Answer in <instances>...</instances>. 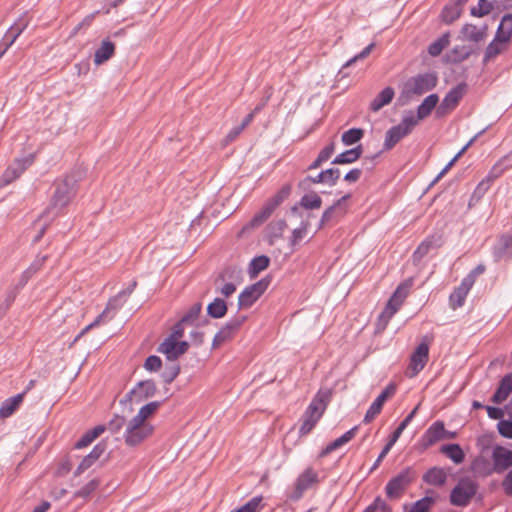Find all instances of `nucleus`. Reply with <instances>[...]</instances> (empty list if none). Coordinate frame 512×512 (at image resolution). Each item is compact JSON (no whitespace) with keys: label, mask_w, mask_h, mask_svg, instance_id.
I'll return each instance as SVG.
<instances>
[{"label":"nucleus","mask_w":512,"mask_h":512,"mask_svg":"<svg viewBox=\"0 0 512 512\" xmlns=\"http://www.w3.org/2000/svg\"><path fill=\"white\" fill-rule=\"evenodd\" d=\"M122 427H125L123 439L128 447L141 445L154 432V427L150 422H142L134 417L126 423L123 416L116 415L109 423V428L113 432H118Z\"/></svg>","instance_id":"f257e3e1"},{"label":"nucleus","mask_w":512,"mask_h":512,"mask_svg":"<svg viewBox=\"0 0 512 512\" xmlns=\"http://www.w3.org/2000/svg\"><path fill=\"white\" fill-rule=\"evenodd\" d=\"M75 184L76 180L71 176H67L55 182V191L52 196L51 204L40 216L39 221L41 219H45V221L52 220L60 214L62 209L69 204L75 195Z\"/></svg>","instance_id":"f03ea898"},{"label":"nucleus","mask_w":512,"mask_h":512,"mask_svg":"<svg viewBox=\"0 0 512 512\" xmlns=\"http://www.w3.org/2000/svg\"><path fill=\"white\" fill-rule=\"evenodd\" d=\"M478 491V484L470 477H462L450 493V502L454 506L465 507Z\"/></svg>","instance_id":"7ed1b4c3"},{"label":"nucleus","mask_w":512,"mask_h":512,"mask_svg":"<svg viewBox=\"0 0 512 512\" xmlns=\"http://www.w3.org/2000/svg\"><path fill=\"white\" fill-rule=\"evenodd\" d=\"M429 350L430 339L425 336L410 356V362L406 370L407 377L413 378L424 369L429 360Z\"/></svg>","instance_id":"20e7f679"},{"label":"nucleus","mask_w":512,"mask_h":512,"mask_svg":"<svg viewBox=\"0 0 512 512\" xmlns=\"http://www.w3.org/2000/svg\"><path fill=\"white\" fill-rule=\"evenodd\" d=\"M325 408L326 404L321 397L316 396L311 401L302 416V424L299 429L301 435L308 434L314 428L325 411Z\"/></svg>","instance_id":"39448f33"},{"label":"nucleus","mask_w":512,"mask_h":512,"mask_svg":"<svg viewBox=\"0 0 512 512\" xmlns=\"http://www.w3.org/2000/svg\"><path fill=\"white\" fill-rule=\"evenodd\" d=\"M437 85V76L433 73L419 74L411 77L404 86L407 94L423 95L431 91Z\"/></svg>","instance_id":"423d86ee"},{"label":"nucleus","mask_w":512,"mask_h":512,"mask_svg":"<svg viewBox=\"0 0 512 512\" xmlns=\"http://www.w3.org/2000/svg\"><path fill=\"white\" fill-rule=\"evenodd\" d=\"M319 481L318 472L312 468L307 467L295 480L294 488L289 495V498L293 501L299 500L303 494L310 488H312Z\"/></svg>","instance_id":"0eeeda50"},{"label":"nucleus","mask_w":512,"mask_h":512,"mask_svg":"<svg viewBox=\"0 0 512 512\" xmlns=\"http://www.w3.org/2000/svg\"><path fill=\"white\" fill-rule=\"evenodd\" d=\"M415 475L411 468L402 470L395 477L390 479L385 487L386 495L391 499L401 497L405 489L413 481Z\"/></svg>","instance_id":"6e6552de"},{"label":"nucleus","mask_w":512,"mask_h":512,"mask_svg":"<svg viewBox=\"0 0 512 512\" xmlns=\"http://www.w3.org/2000/svg\"><path fill=\"white\" fill-rule=\"evenodd\" d=\"M407 295L408 286H398V288L395 290V292L388 300L383 312L379 316V322L382 324L383 328L387 325V323L394 316V314L400 309Z\"/></svg>","instance_id":"1a4fd4ad"},{"label":"nucleus","mask_w":512,"mask_h":512,"mask_svg":"<svg viewBox=\"0 0 512 512\" xmlns=\"http://www.w3.org/2000/svg\"><path fill=\"white\" fill-rule=\"evenodd\" d=\"M125 293V291H121L115 297L111 298L107 303V306L104 309V311L101 314H99L91 324L86 326L78 337L84 335L93 327H96L101 323H106L107 321L111 320L114 317L116 311L123 305V302L125 301L123 294Z\"/></svg>","instance_id":"9d476101"},{"label":"nucleus","mask_w":512,"mask_h":512,"mask_svg":"<svg viewBox=\"0 0 512 512\" xmlns=\"http://www.w3.org/2000/svg\"><path fill=\"white\" fill-rule=\"evenodd\" d=\"M269 280L261 279L260 281L246 287L238 297L239 308H248L257 301L260 296L268 288Z\"/></svg>","instance_id":"9b49d317"},{"label":"nucleus","mask_w":512,"mask_h":512,"mask_svg":"<svg viewBox=\"0 0 512 512\" xmlns=\"http://www.w3.org/2000/svg\"><path fill=\"white\" fill-rule=\"evenodd\" d=\"M245 320L246 316L244 315H238L230 319L214 336L212 347L217 348L227 340L231 339Z\"/></svg>","instance_id":"f8f14e48"},{"label":"nucleus","mask_w":512,"mask_h":512,"mask_svg":"<svg viewBox=\"0 0 512 512\" xmlns=\"http://www.w3.org/2000/svg\"><path fill=\"white\" fill-rule=\"evenodd\" d=\"M466 90L465 84H459L452 88L444 97L441 104L437 108V115L444 116L454 110L463 98Z\"/></svg>","instance_id":"ddd939ff"},{"label":"nucleus","mask_w":512,"mask_h":512,"mask_svg":"<svg viewBox=\"0 0 512 512\" xmlns=\"http://www.w3.org/2000/svg\"><path fill=\"white\" fill-rule=\"evenodd\" d=\"M189 348V344L186 341L174 340L166 338L159 345L157 351L164 354L168 360H176L183 355Z\"/></svg>","instance_id":"4468645a"},{"label":"nucleus","mask_w":512,"mask_h":512,"mask_svg":"<svg viewBox=\"0 0 512 512\" xmlns=\"http://www.w3.org/2000/svg\"><path fill=\"white\" fill-rule=\"evenodd\" d=\"M157 388L153 380H143L129 392L128 396L131 401L140 403L156 394Z\"/></svg>","instance_id":"2eb2a0df"},{"label":"nucleus","mask_w":512,"mask_h":512,"mask_svg":"<svg viewBox=\"0 0 512 512\" xmlns=\"http://www.w3.org/2000/svg\"><path fill=\"white\" fill-rule=\"evenodd\" d=\"M395 391L396 387L390 384L377 396L364 416V423H370L381 412L385 401L394 395Z\"/></svg>","instance_id":"dca6fc26"},{"label":"nucleus","mask_w":512,"mask_h":512,"mask_svg":"<svg viewBox=\"0 0 512 512\" xmlns=\"http://www.w3.org/2000/svg\"><path fill=\"white\" fill-rule=\"evenodd\" d=\"M443 433L444 423L442 421H436L424 432L419 440V445L423 450H426L435 443L443 440Z\"/></svg>","instance_id":"f3484780"},{"label":"nucleus","mask_w":512,"mask_h":512,"mask_svg":"<svg viewBox=\"0 0 512 512\" xmlns=\"http://www.w3.org/2000/svg\"><path fill=\"white\" fill-rule=\"evenodd\" d=\"M28 21L24 16H21L15 21V23L8 29L4 36L3 48L0 51V58L5 54V52L14 44L16 39L22 34V32L27 28Z\"/></svg>","instance_id":"a211bd4d"},{"label":"nucleus","mask_w":512,"mask_h":512,"mask_svg":"<svg viewBox=\"0 0 512 512\" xmlns=\"http://www.w3.org/2000/svg\"><path fill=\"white\" fill-rule=\"evenodd\" d=\"M492 459L494 470L497 473H501L512 467V451L505 447H495L492 452Z\"/></svg>","instance_id":"6ab92c4d"},{"label":"nucleus","mask_w":512,"mask_h":512,"mask_svg":"<svg viewBox=\"0 0 512 512\" xmlns=\"http://www.w3.org/2000/svg\"><path fill=\"white\" fill-rule=\"evenodd\" d=\"M33 162V156L29 155L23 159L15 160L4 172L3 174V182L5 184H9L15 179H17L27 167H29Z\"/></svg>","instance_id":"aec40b11"},{"label":"nucleus","mask_w":512,"mask_h":512,"mask_svg":"<svg viewBox=\"0 0 512 512\" xmlns=\"http://www.w3.org/2000/svg\"><path fill=\"white\" fill-rule=\"evenodd\" d=\"M471 278H463L460 285L450 294L449 303L452 309H457L464 305L465 299L472 288Z\"/></svg>","instance_id":"412c9836"},{"label":"nucleus","mask_w":512,"mask_h":512,"mask_svg":"<svg viewBox=\"0 0 512 512\" xmlns=\"http://www.w3.org/2000/svg\"><path fill=\"white\" fill-rule=\"evenodd\" d=\"M350 197V194H346L338 199L333 205L328 207L321 217L320 226H324L330 222L336 213L344 215L346 213L345 203Z\"/></svg>","instance_id":"4be33fe9"},{"label":"nucleus","mask_w":512,"mask_h":512,"mask_svg":"<svg viewBox=\"0 0 512 512\" xmlns=\"http://www.w3.org/2000/svg\"><path fill=\"white\" fill-rule=\"evenodd\" d=\"M105 448L106 446L103 443H98L95 445L92 451L82 459L75 471V474L79 475L90 468L101 457L105 451Z\"/></svg>","instance_id":"5701e85b"},{"label":"nucleus","mask_w":512,"mask_h":512,"mask_svg":"<svg viewBox=\"0 0 512 512\" xmlns=\"http://www.w3.org/2000/svg\"><path fill=\"white\" fill-rule=\"evenodd\" d=\"M494 256L497 260L503 258L512 259V233L503 235L494 248Z\"/></svg>","instance_id":"b1692460"},{"label":"nucleus","mask_w":512,"mask_h":512,"mask_svg":"<svg viewBox=\"0 0 512 512\" xmlns=\"http://www.w3.org/2000/svg\"><path fill=\"white\" fill-rule=\"evenodd\" d=\"M512 392V375H505L492 397V401L496 404H501L504 402Z\"/></svg>","instance_id":"393cba45"},{"label":"nucleus","mask_w":512,"mask_h":512,"mask_svg":"<svg viewBox=\"0 0 512 512\" xmlns=\"http://www.w3.org/2000/svg\"><path fill=\"white\" fill-rule=\"evenodd\" d=\"M357 430H358V427L355 426V427L351 428L350 430H348L347 432H345L339 438H337L334 441H332L331 443H329L322 450L321 456H326V455L330 454L331 452L339 449L343 445L347 444L349 441H351L355 437Z\"/></svg>","instance_id":"a878e982"},{"label":"nucleus","mask_w":512,"mask_h":512,"mask_svg":"<svg viewBox=\"0 0 512 512\" xmlns=\"http://www.w3.org/2000/svg\"><path fill=\"white\" fill-rule=\"evenodd\" d=\"M423 481L433 486H443L447 481V472L440 467H433L423 475Z\"/></svg>","instance_id":"bb28decb"},{"label":"nucleus","mask_w":512,"mask_h":512,"mask_svg":"<svg viewBox=\"0 0 512 512\" xmlns=\"http://www.w3.org/2000/svg\"><path fill=\"white\" fill-rule=\"evenodd\" d=\"M339 177L340 170L338 168H329L327 170L320 172L317 176H309L307 177V179L312 183H324L333 186L336 184Z\"/></svg>","instance_id":"cd10ccee"},{"label":"nucleus","mask_w":512,"mask_h":512,"mask_svg":"<svg viewBox=\"0 0 512 512\" xmlns=\"http://www.w3.org/2000/svg\"><path fill=\"white\" fill-rule=\"evenodd\" d=\"M408 134L398 125L391 127L385 134L384 150H391L401 139Z\"/></svg>","instance_id":"c85d7f7f"},{"label":"nucleus","mask_w":512,"mask_h":512,"mask_svg":"<svg viewBox=\"0 0 512 512\" xmlns=\"http://www.w3.org/2000/svg\"><path fill=\"white\" fill-rule=\"evenodd\" d=\"M25 393L26 391L6 399L0 407V417L6 418L11 416L22 403Z\"/></svg>","instance_id":"c756f323"},{"label":"nucleus","mask_w":512,"mask_h":512,"mask_svg":"<svg viewBox=\"0 0 512 512\" xmlns=\"http://www.w3.org/2000/svg\"><path fill=\"white\" fill-rule=\"evenodd\" d=\"M114 52L115 45L109 40H104L94 54V63L97 65L104 63L113 56Z\"/></svg>","instance_id":"7c9ffc66"},{"label":"nucleus","mask_w":512,"mask_h":512,"mask_svg":"<svg viewBox=\"0 0 512 512\" xmlns=\"http://www.w3.org/2000/svg\"><path fill=\"white\" fill-rule=\"evenodd\" d=\"M394 90L391 87L384 88L371 102L370 108L372 111L377 112L385 105L389 104L394 97Z\"/></svg>","instance_id":"2f4dec72"},{"label":"nucleus","mask_w":512,"mask_h":512,"mask_svg":"<svg viewBox=\"0 0 512 512\" xmlns=\"http://www.w3.org/2000/svg\"><path fill=\"white\" fill-rule=\"evenodd\" d=\"M440 452L449 458L453 463L460 464L464 461L465 454L458 444H446L441 446Z\"/></svg>","instance_id":"473e14b6"},{"label":"nucleus","mask_w":512,"mask_h":512,"mask_svg":"<svg viewBox=\"0 0 512 512\" xmlns=\"http://www.w3.org/2000/svg\"><path fill=\"white\" fill-rule=\"evenodd\" d=\"M275 209H276V206H274V204L270 200H268L264 204L262 209L253 216V218L249 222V226L251 228L260 226L271 216V214L273 213V211Z\"/></svg>","instance_id":"72a5a7b5"},{"label":"nucleus","mask_w":512,"mask_h":512,"mask_svg":"<svg viewBox=\"0 0 512 512\" xmlns=\"http://www.w3.org/2000/svg\"><path fill=\"white\" fill-rule=\"evenodd\" d=\"M512 35V14L505 15L496 32V40L508 42Z\"/></svg>","instance_id":"f704fd0d"},{"label":"nucleus","mask_w":512,"mask_h":512,"mask_svg":"<svg viewBox=\"0 0 512 512\" xmlns=\"http://www.w3.org/2000/svg\"><path fill=\"white\" fill-rule=\"evenodd\" d=\"M363 152L362 146L346 150L335 157L333 164H350L358 160Z\"/></svg>","instance_id":"c9c22d12"},{"label":"nucleus","mask_w":512,"mask_h":512,"mask_svg":"<svg viewBox=\"0 0 512 512\" xmlns=\"http://www.w3.org/2000/svg\"><path fill=\"white\" fill-rule=\"evenodd\" d=\"M438 102L439 97L437 94L428 95L417 108L418 118L423 120L428 117Z\"/></svg>","instance_id":"e433bc0d"},{"label":"nucleus","mask_w":512,"mask_h":512,"mask_svg":"<svg viewBox=\"0 0 512 512\" xmlns=\"http://www.w3.org/2000/svg\"><path fill=\"white\" fill-rule=\"evenodd\" d=\"M286 228V222L284 220H277L271 222L266 228V237L270 244H274L279 238H281Z\"/></svg>","instance_id":"4c0bfd02"},{"label":"nucleus","mask_w":512,"mask_h":512,"mask_svg":"<svg viewBox=\"0 0 512 512\" xmlns=\"http://www.w3.org/2000/svg\"><path fill=\"white\" fill-rule=\"evenodd\" d=\"M462 4L460 1L446 5L442 11V19L445 23L450 24L458 19L462 12Z\"/></svg>","instance_id":"58836bf2"},{"label":"nucleus","mask_w":512,"mask_h":512,"mask_svg":"<svg viewBox=\"0 0 512 512\" xmlns=\"http://www.w3.org/2000/svg\"><path fill=\"white\" fill-rule=\"evenodd\" d=\"M227 304L221 298H215L207 307V313L210 317L219 319L225 316Z\"/></svg>","instance_id":"ea45409f"},{"label":"nucleus","mask_w":512,"mask_h":512,"mask_svg":"<svg viewBox=\"0 0 512 512\" xmlns=\"http://www.w3.org/2000/svg\"><path fill=\"white\" fill-rule=\"evenodd\" d=\"M461 33L466 40L473 42H479L485 37L484 30L472 24L464 25Z\"/></svg>","instance_id":"a19ab883"},{"label":"nucleus","mask_w":512,"mask_h":512,"mask_svg":"<svg viewBox=\"0 0 512 512\" xmlns=\"http://www.w3.org/2000/svg\"><path fill=\"white\" fill-rule=\"evenodd\" d=\"M269 258L265 255H261L252 259L249 264V275L250 277H256L261 271L265 270L269 265Z\"/></svg>","instance_id":"79ce46f5"},{"label":"nucleus","mask_w":512,"mask_h":512,"mask_svg":"<svg viewBox=\"0 0 512 512\" xmlns=\"http://www.w3.org/2000/svg\"><path fill=\"white\" fill-rule=\"evenodd\" d=\"M471 470L481 476H488L495 471L494 467L492 468L489 461L484 457L476 458L471 464Z\"/></svg>","instance_id":"37998d69"},{"label":"nucleus","mask_w":512,"mask_h":512,"mask_svg":"<svg viewBox=\"0 0 512 512\" xmlns=\"http://www.w3.org/2000/svg\"><path fill=\"white\" fill-rule=\"evenodd\" d=\"M435 247L436 245H434V240L432 238H427L422 241L413 253V262L415 264H419L421 260L430 252V250Z\"/></svg>","instance_id":"c03bdc74"},{"label":"nucleus","mask_w":512,"mask_h":512,"mask_svg":"<svg viewBox=\"0 0 512 512\" xmlns=\"http://www.w3.org/2000/svg\"><path fill=\"white\" fill-rule=\"evenodd\" d=\"M160 407V402L153 401L145 404L140 408L138 413L134 416V418L142 421V422H149L148 418L152 416L157 409Z\"/></svg>","instance_id":"a18cd8bd"},{"label":"nucleus","mask_w":512,"mask_h":512,"mask_svg":"<svg viewBox=\"0 0 512 512\" xmlns=\"http://www.w3.org/2000/svg\"><path fill=\"white\" fill-rule=\"evenodd\" d=\"M435 502V497L425 496L413 503L409 512H429Z\"/></svg>","instance_id":"49530a36"},{"label":"nucleus","mask_w":512,"mask_h":512,"mask_svg":"<svg viewBox=\"0 0 512 512\" xmlns=\"http://www.w3.org/2000/svg\"><path fill=\"white\" fill-rule=\"evenodd\" d=\"M449 34L445 33L441 37H439L437 40L432 42L428 47V53L431 56H438L441 54V52L446 48L449 44Z\"/></svg>","instance_id":"de8ad7c7"},{"label":"nucleus","mask_w":512,"mask_h":512,"mask_svg":"<svg viewBox=\"0 0 512 512\" xmlns=\"http://www.w3.org/2000/svg\"><path fill=\"white\" fill-rule=\"evenodd\" d=\"M364 131L360 128H351L342 134L341 140L344 145L350 146L362 139Z\"/></svg>","instance_id":"09e8293b"},{"label":"nucleus","mask_w":512,"mask_h":512,"mask_svg":"<svg viewBox=\"0 0 512 512\" xmlns=\"http://www.w3.org/2000/svg\"><path fill=\"white\" fill-rule=\"evenodd\" d=\"M46 260V256L37 258L22 274L20 286H24L27 281L41 268Z\"/></svg>","instance_id":"8fccbe9b"},{"label":"nucleus","mask_w":512,"mask_h":512,"mask_svg":"<svg viewBox=\"0 0 512 512\" xmlns=\"http://www.w3.org/2000/svg\"><path fill=\"white\" fill-rule=\"evenodd\" d=\"M421 119L418 118V114L414 115L412 111L406 113L401 122L398 124L407 134H410L413 128L418 124Z\"/></svg>","instance_id":"3c124183"},{"label":"nucleus","mask_w":512,"mask_h":512,"mask_svg":"<svg viewBox=\"0 0 512 512\" xmlns=\"http://www.w3.org/2000/svg\"><path fill=\"white\" fill-rule=\"evenodd\" d=\"M506 43L507 42H500V41L496 40V38H495L487 46L486 51H485L484 60L488 61L489 59H491V58L497 56L498 54H500L504 50Z\"/></svg>","instance_id":"603ef678"},{"label":"nucleus","mask_w":512,"mask_h":512,"mask_svg":"<svg viewBox=\"0 0 512 512\" xmlns=\"http://www.w3.org/2000/svg\"><path fill=\"white\" fill-rule=\"evenodd\" d=\"M321 204L322 200L316 193L306 194L301 198V205L306 209H318Z\"/></svg>","instance_id":"864d4df0"},{"label":"nucleus","mask_w":512,"mask_h":512,"mask_svg":"<svg viewBox=\"0 0 512 512\" xmlns=\"http://www.w3.org/2000/svg\"><path fill=\"white\" fill-rule=\"evenodd\" d=\"M493 9L491 2L487 0H479L477 7L471 9V14L475 17H483L489 14Z\"/></svg>","instance_id":"5fc2aeb1"},{"label":"nucleus","mask_w":512,"mask_h":512,"mask_svg":"<svg viewBox=\"0 0 512 512\" xmlns=\"http://www.w3.org/2000/svg\"><path fill=\"white\" fill-rule=\"evenodd\" d=\"M262 497H253L246 504L231 512H257L260 508Z\"/></svg>","instance_id":"6e6d98bb"},{"label":"nucleus","mask_w":512,"mask_h":512,"mask_svg":"<svg viewBox=\"0 0 512 512\" xmlns=\"http://www.w3.org/2000/svg\"><path fill=\"white\" fill-rule=\"evenodd\" d=\"M99 486V480L92 479L86 485H84L81 489H79L76 493V497L86 498L88 497L96 488Z\"/></svg>","instance_id":"4d7b16f0"},{"label":"nucleus","mask_w":512,"mask_h":512,"mask_svg":"<svg viewBox=\"0 0 512 512\" xmlns=\"http://www.w3.org/2000/svg\"><path fill=\"white\" fill-rule=\"evenodd\" d=\"M375 47V43H371L368 46H366L360 53L356 54L354 57L349 59L344 65L343 68L351 66L353 63L362 60L369 56V54L372 52L373 48Z\"/></svg>","instance_id":"13d9d810"},{"label":"nucleus","mask_w":512,"mask_h":512,"mask_svg":"<svg viewBox=\"0 0 512 512\" xmlns=\"http://www.w3.org/2000/svg\"><path fill=\"white\" fill-rule=\"evenodd\" d=\"M162 366L160 357L156 355L149 356L144 362V368L150 372L158 371Z\"/></svg>","instance_id":"bf43d9fd"},{"label":"nucleus","mask_w":512,"mask_h":512,"mask_svg":"<svg viewBox=\"0 0 512 512\" xmlns=\"http://www.w3.org/2000/svg\"><path fill=\"white\" fill-rule=\"evenodd\" d=\"M497 429L501 436L512 439V421L500 420L497 424Z\"/></svg>","instance_id":"052dcab7"},{"label":"nucleus","mask_w":512,"mask_h":512,"mask_svg":"<svg viewBox=\"0 0 512 512\" xmlns=\"http://www.w3.org/2000/svg\"><path fill=\"white\" fill-rule=\"evenodd\" d=\"M290 191V186H284L276 195H274L269 200L274 204V206L277 207L289 196Z\"/></svg>","instance_id":"680f3d73"},{"label":"nucleus","mask_w":512,"mask_h":512,"mask_svg":"<svg viewBox=\"0 0 512 512\" xmlns=\"http://www.w3.org/2000/svg\"><path fill=\"white\" fill-rule=\"evenodd\" d=\"M491 187V184H489V180H482L477 187L474 190L473 198H476L477 200L480 199Z\"/></svg>","instance_id":"e2e57ef3"},{"label":"nucleus","mask_w":512,"mask_h":512,"mask_svg":"<svg viewBox=\"0 0 512 512\" xmlns=\"http://www.w3.org/2000/svg\"><path fill=\"white\" fill-rule=\"evenodd\" d=\"M307 233V228H306V225H303L299 228H296L293 230L292 232V237H291V245H296L298 244L306 235Z\"/></svg>","instance_id":"0e129e2a"},{"label":"nucleus","mask_w":512,"mask_h":512,"mask_svg":"<svg viewBox=\"0 0 512 512\" xmlns=\"http://www.w3.org/2000/svg\"><path fill=\"white\" fill-rule=\"evenodd\" d=\"M501 487L507 496H512V469L505 475Z\"/></svg>","instance_id":"69168bd1"},{"label":"nucleus","mask_w":512,"mask_h":512,"mask_svg":"<svg viewBox=\"0 0 512 512\" xmlns=\"http://www.w3.org/2000/svg\"><path fill=\"white\" fill-rule=\"evenodd\" d=\"M201 311V305L195 304L190 311L181 319L182 322L190 323L193 322L199 315Z\"/></svg>","instance_id":"338daca9"},{"label":"nucleus","mask_w":512,"mask_h":512,"mask_svg":"<svg viewBox=\"0 0 512 512\" xmlns=\"http://www.w3.org/2000/svg\"><path fill=\"white\" fill-rule=\"evenodd\" d=\"M243 130L244 128L241 125L231 129L224 138V145H228L229 143L233 142L242 133Z\"/></svg>","instance_id":"774afa93"}]
</instances>
